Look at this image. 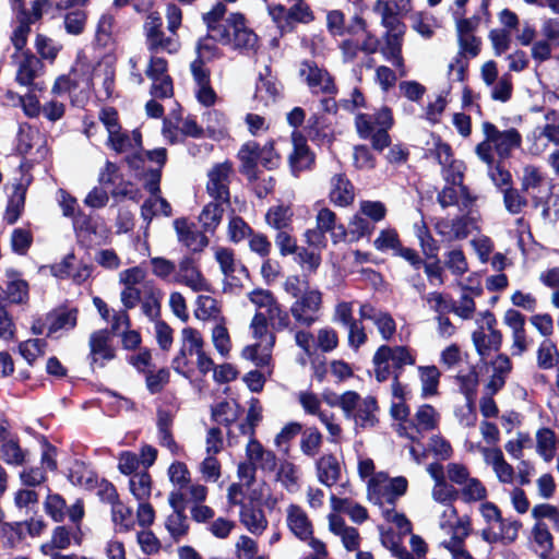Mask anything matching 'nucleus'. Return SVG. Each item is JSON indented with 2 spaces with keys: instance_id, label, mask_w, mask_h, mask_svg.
<instances>
[{
  "instance_id": "a18cd8bd",
  "label": "nucleus",
  "mask_w": 559,
  "mask_h": 559,
  "mask_svg": "<svg viewBox=\"0 0 559 559\" xmlns=\"http://www.w3.org/2000/svg\"><path fill=\"white\" fill-rule=\"evenodd\" d=\"M0 537L4 546L10 548L15 547L24 537V523H2L0 526Z\"/></svg>"
},
{
  "instance_id": "de8ad7c7",
  "label": "nucleus",
  "mask_w": 559,
  "mask_h": 559,
  "mask_svg": "<svg viewBox=\"0 0 559 559\" xmlns=\"http://www.w3.org/2000/svg\"><path fill=\"white\" fill-rule=\"evenodd\" d=\"M86 13L82 9H75L66 13L63 19L64 29L70 35H81L86 25Z\"/></svg>"
},
{
  "instance_id": "864d4df0",
  "label": "nucleus",
  "mask_w": 559,
  "mask_h": 559,
  "mask_svg": "<svg viewBox=\"0 0 559 559\" xmlns=\"http://www.w3.org/2000/svg\"><path fill=\"white\" fill-rule=\"evenodd\" d=\"M415 229L424 254L428 258H436L438 246L425 222L423 221L420 225L416 224Z\"/></svg>"
},
{
  "instance_id": "37998d69",
  "label": "nucleus",
  "mask_w": 559,
  "mask_h": 559,
  "mask_svg": "<svg viewBox=\"0 0 559 559\" xmlns=\"http://www.w3.org/2000/svg\"><path fill=\"white\" fill-rule=\"evenodd\" d=\"M321 443L322 435L317 428H308L302 432L300 440V449L305 455L309 457H314L319 452Z\"/></svg>"
},
{
  "instance_id": "f3484780",
  "label": "nucleus",
  "mask_w": 559,
  "mask_h": 559,
  "mask_svg": "<svg viewBox=\"0 0 559 559\" xmlns=\"http://www.w3.org/2000/svg\"><path fill=\"white\" fill-rule=\"evenodd\" d=\"M109 146L117 153L139 152L142 147V135L139 130H133L131 134L122 132L121 129L108 135Z\"/></svg>"
},
{
  "instance_id": "680f3d73",
  "label": "nucleus",
  "mask_w": 559,
  "mask_h": 559,
  "mask_svg": "<svg viewBox=\"0 0 559 559\" xmlns=\"http://www.w3.org/2000/svg\"><path fill=\"white\" fill-rule=\"evenodd\" d=\"M462 496L466 502L479 501L486 498L487 490L480 480L469 477L464 484Z\"/></svg>"
},
{
  "instance_id": "4468645a",
  "label": "nucleus",
  "mask_w": 559,
  "mask_h": 559,
  "mask_svg": "<svg viewBox=\"0 0 559 559\" xmlns=\"http://www.w3.org/2000/svg\"><path fill=\"white\" fill-rule=\"evenodd\" d=\"M287 525L290 532L300 540H307L312 536V525L306 512L296 504L287 509Z\"/></svg>"
},
{
  "instance_id": "c03bdc74",
  "label": "nucleus",
  "mask_w": 559,
  "mask_h": 559,
  "mask_svg": "<svg viewBox=\"0 0 559 559\" xmlns=\"http://www.w3.org/2000/svg\"><path fill=\"white\" fill-rule=\"evenodd\" d=\"M537 452L546 461L549 462L554 459L556 447H555V435L548 428L538 430L537 436Z\"/></svg>"
},
{
  "instance_id": "6ab92c4d",
  "label": "nucleus",
  "mask_w": 559,
  "mask_h": 559,
  "mask_svg": "<svg viewBox=\"0 0 559 559\" xmlns=\"http://www.w3.org/2000/svg\"><path fill=\"white\" fill-rule=\"evenodd\" d=\"M374 11L381 14V24L386 29L384 35L404 36L406 26L393 11L390 2L378 0Z\"/></svg>"
},
{
  "instance_id": "c9c22d12",
  "label": "nucleus",
  "mask_w": 559,
  "mask_h": 559,
  "mask_svg": "<svg viewBox=\"0 0 559 559\" xmlns=\"http://www.w3.org/2000/svg\"><path fill=\"white\" fill-rule=\"evenodd\" d=\"M533 540L537 545L539 557L546 559L554 548L552 536L548 526L543 522H536L532 530Z\"/></svg>"
},
{
  "instance_id": "79ce46f5",
  "label": "nucleus",
  "mask_w": 559,
  "mask_h": 559,
  "mask_svg": "<svg viewBox=\"0 0 559 559\" xmlns=\"http://www.w3.org/2000/svg\"><path fill=\"white\" fill-rule=\"evenodd\" d=\"M165 526L176 542L186 536L189 531L187 515L181 511L173 512L168 515Z\"/></svg>"
},
{
  "instance_id": "bb28decb",
  "label": "nucleus",
  "mask_w": 559,
  "mask_h": 559,
  "mask_svg": "<svg viewBox=\"0 0 559 559\" xmlns=\"http://www.w3.org/2000/svg\"><path fill=\"white\" fill-rule=\"evenodd\" d=\"M39 68L40 61L36 57L25 56L16 72V82L20 85L32 87V90H41V87L38 86V83L34 82Z\"/></svg>"
},
{
  "instance_id": "9b49d317",
  "label": "nucleus",
  "mask_w": 559,
  "mask_h": 559,
  "mask_svg": "<svg viewBox=\"0 0 559 559\" xmlns=\"http://www.w3.org/2000/svg\"><path fill=\"white\" fill-rule=\"evenodd\" d=\"M292 140L293 152L289 155V166L293 175L297 177L301 171L311 167L314 163V155L310 152L306 139L300 132L294 131Z\"/></svg>"
},
{
  "instance_id": "393cba45",
  "label": "nucleus",
  "mask_w": 559,
  "mask_h": 559,
  "mask_svg": "<svg viewBox=\"0 0 559 559\" xmlns=\"http://www.w3.org/2000/svg\"><path fill=\"white\" fill-rule=\"evenodd\" d=\"M492 368L493 373L486 385V389L490 395L496 394L503 388L507 376L509 374L512 368L510 358L503 354L498 355L496 360L492 362Z\"/></svg>"
},
{
  "instance_id": "2f4dec72",
  "label": "nucleus",
  "mask_w": 559,
  "mask_h": 559,
  "mask_svg": "<svg viewBox=\"0 0 559 559\" xmlns=\"http://www.w3.org/2000/svg\"><path fill=\"white\" fill-rule=\"evenodd\" d=\"M225 203L219 201L210 202L205 205L199 216V221L204 231L213 233L222 221Z\"/></svg>"
},
{
  "instance_id": "1a4fd4ad",
  "label": "nucleus",
  "mask_w": 559,
  "mask_h": 559,
  "mask_svg": "<svg viewBox=\"0 0 559 559\" xmlns=\"http://www.w3.org/2000/svg\"><path fill=\"white\" fill-rule=\"evenodd\" d=\"M299 75L305 80L312 93H336L333 78L325 69L319 68L314 61H302L299 68Z\"/></svg>"
},
{
  "instance_id": "ea45409f",
  "label": "nucleus",
  "mask_w": 559,
  "mask_h": 559,
  "mask_svg": "<svg viewBox=\"0 0 559 559\" xmlns=\"http://www.w3.org/2000/svg\"><path fill=\"white\" fill-rule=\"evenodd\" d=\"M116 202L122 200L138 201L141 197L140 189L131 181L124 180L122 177L115 183L109 192Z\"/></svg>"
},
{
  "instance_id": "052dcab7",
  "label": "nucleus",
  "mask_w": 559,
  "mask_h": 559,
  "mask_svg": "<svg viewBox=\"0 0 559 559\" xmlns=\"http://www.w3.org/2000/svg\"><path fill=\"white\" fill-rule=\"evenodd\" d=\"M182 346L187 347L189 355L198 354L203 348V338L201 333L193 328H185L181 331Z\"/></svg>"
},
{
  "instance_id": "5701e85b",
  "label": "nucleus",
  "mask_w": 559,
  "mask_h": 559,
  "mask_svg": "<svg viewBox=\"0 0 559 559\" xmlns=\"http://www.w3.org/2000/svg\"><path fill=\"white\" fill-rule=\"evenodd\" d=\"M354 187L343 174H337L331 180V201L340 206H346L354 200Z\"/></svg>"
},
{
  "instance_id": "58836bf2",
  "label": "nucleus",
  "mask_w": 559,
  "mask_h": 559,
  "mask_svg": "<svg viewBox=\"0 0 559 559\" xmlns=\"http://www.w3.org/2000/svg\"><path fill=\"white\" fill-rule=\"evenodd\" d=\"M415 421L413 429L417 433L420 431H429L437 427V413L436 409L428 404L421 405L415 414Z\"/></svg>"
},
{
  "instance_id": "bf43d9fd",
  "label": "nucleus",
  "mask_w": 559,
  "mask_h": 559,
  "mask_svg": "<svg viewBox=\"0 0 559 559\" xmlns=\"http://www.w3.org/2000/svg\"><path fill=\"white\" fill-rule=\"evenodd\" d=\"M24 192L20 189H15L14 193L10 197L5 209L4 219L8 224H14L19 219L22 209L24 207Z\"/></svg>"
},
{
  "instance_id": "b1692460",
  "label": "nucleus",
  "mask_w": 559,
  "mask_h": 559,
  "mask_svg": "<svg viewBox=\"0 0 559 559\" xmlns=\"http://www.w3.org/2000/svg\"><path fill=\"white\" fill-rule=\"evenodd\" d=\"M76 309H63L50 312L46 317L47 335L50 336L60 330H71L76 325Z\"/></svg>"
},
{
  "instance_id": "aec40b11",
  "label": "nucleus",
  "mask_w": 559,
  "mask_h": 559,
  "mask_svg": "<svg viewBox=\"0 0 559 559\" xmlns=\"http://www.w3.org/2000/svg\"><path fill=\"white\" fill-rule=\"evenodd\" d=\"M174 423V416L169 411L158 409L157 411V432L158 440L162 447L167 448L173 454H177L179 445L175 441L171 433V426Z\"/></svg>"
},
{
  "instance_id": "a211bd4d",
  "label": "nucleus",
  "mask_w": 559,
  "mask_h": 559,
  "mask_svg": "<svg viewBox=\"0 0 559 559\" xmlns=\"http://www.w3.org/2000/svg\"><path fill=\"white\" fill-rule=\"evenodd\" d=\"M240 521L249 532L255 535L262 534L267 525L263 510L260 507L254 506L252 502L241 504Z\"/></svg>"
},
{
  "instance_id": "69168bd1",
  "label": "nucleus",
  "mask_w": 559,
  "mask_h": 559,
  "mask_svg": "<svg viewBox=\"0 0 559 559\" xmlns=\"http://www.w3.org/2000/svg\"><path fill=\"white\" fill-rule=\"evenodd\" d=\"M142 313L148 318L150 321H158L160 316V298L154 292L146 294L141 302Z\"/></svg>"
},
{
  "instance_id": "3c124183",
  "label": "nucleus",
  "mask_w": 559,
  "mask_h": 559,
  "mask_svg": "<svg viewBox=\"0 0 559 559\" xmlns=\"http://www.w3.org/2000/svg\"><path fill=\"white\" fill-rule=\"evenodd\" d=\"M502 193L504 206L510 214H520L527 205L526 198L523 197L518 189L504 188L502 189Z\"/></svg>"
},
{
  "instance_id": "a878e982",
  "label": "nucleus",
  "mask_w": 559,
  "mask_h": 559,
  "mask_svg": "<svg viewBox=\"0 0 559 559\" xmlns=\"http://www.w3.org/2000/svg\"><path fill=\"white\" fill-rule=\"evenodd\" d=\"M442 167V177L448 183L444 188H452L456 195L461 198L463 195V188H468L463 183L464 179V164L461 160H452L448 165Z\"/></svg>"
},
{
  "instance_id": "c85d7f7f",
  "label": "nucleus",
  "mask_w": 559,
  "mask_h": 559,
  "mask_svg": "<svg viewBox=\"0 0 559 559\" xmlns=\"http://www.w3.org/2000/svg\"><path fill=\"white\" fill-rule=\"evenodd\" d=\"M81 535V525L73 527H67L64 525L57 526L52 532L50 545H44L43 549L48 546L57 549H66L70 546L71 540L80 544Z\"/></svg>"
},
{
  "instance_id": "13d9d810",
  "label": "nucleus",
  "mask_w": 559,
  "mask_h": 559,
  "mask_svg": "<svg viewBox=\"0 0 559 559\" xmlns=\"http://www.w3.org/2000/svg\"><path fill=\"white\" fill-rule=\"evenodd\" d=\"M66 501L58 495H48L45 501L46 513L55 521L62 522L66 518Z\"/></svg>"
},
{
  "instance_id": "f257e3e1",
  "label": "nucleus",
  "mask_w": 559,
  "mask_h": 559,
  "mask_svg": "<svg viewBox=\"0 0 559 559\" xmlns=\"http://www.w3.org/2000/svg\"><path fill=\"white\" fill-rule=\"evenodd\" d=\"M226 13V5L217 2L211 11L203 14L209 37L222 45H229L234 50L242 55H254L259 48L258 35L246 25V19L241 13H231L225 21L221 20Z\"/></svg>"
},
{
  "instance_id": "0e129e2a",
  "label": "nucleus",
  "mask_w": 559,
  "mask_h": 559,
  "mask_svg": "<svg viewBox=\"0 0 559 559\" xmlns=\"http://www.w3.org/2000/svg\"><path fill=\"white\" fill-rule=\"evenodd\" d=\"M379 251L394 250L395 252L402 246L399 235L394 229H383L373 242Z\"/></svg>"
},
{
  "instance_id": "dca6fc26",
  "label": "nucleus",
  "mask_w": 559,
  "mask_h": 559,
  "mask_svg": "<svg viewBox=\"0 0 559 559\" xmlns=\"http://www.w3.org/2000/svg\"><path fill=\"white\" fill-rule=\"evenodd\" d=\"M383 38L384 44L380 49L383 58L399 69L402 76L406 75L404 59L402 57L403 36L391 34L384 35Z\"/></svg>"
},
{
  "instance_id": "774afa93",
  "label": "nucleus",
  "mask_w": 559,
  "mask_h": 559,
  "mask_svg": "<svg viewBox=\"0 0 559 559\" xmlns=\"http://www.w3.org/2000/svg\"><path fill=\"white\" fill-rule=\"evenodd\" d=\"M152 265V273L160 278V280H168L171 275H175L176 271V264L165 258L162 257H154L150 260Z\"/></svg>"
},
{
  "instance_id": "412c9836",
  "label": "nucleus",
  "mask_w": 559,
  "mask_h": 559,
  "mask_svg": "<svg viewBox=\"0 0 559 559\" xmlns=\"http://www.w3.org/2000/svg\"><path fill=\"white\" fill-rule=\"evenodd\" d=\"M472 340L478 355L481 358L487 357L491 350H499L502 344V334L498 330L489 331L485 334L483 328L476 330L472 334Z\"/></svg>"
},
{
  "instance_id": "2eb2a0df",
  "label": "nucleus",
  "mask_w": 559,
  "mask_h": 559,
  "mask_svg": "<svg viewBox=\"0 0 559 559\" xmlns=\"http://www.w3.org/2000/svg\"><path fill=\"white\" fill-rule=\"evenodd\" d=\"M316 222L318 228L325 234H330L333 243H338L345 240L346 228L342 224H336V215L330 209H321L317 214Z\"/></svg>"
},
{
  "instance_id": "e2e57ef3",
  "label": "nucleus",
  "mask_w": 559,
  "mask_h": 559,
  "mask_svg": "<svg viewBox=\"0 0 559 559\" xmlns=\"http://www.w3.org/2000/svg\"><path fill=\"white\" fill-rule=\"evenodd\" d=\"M33 241L32 234L23 228H15L11 235V247L13 252L25 254Z\"/></svg>"
},
{
  "instance_id": "a19ab883",
  "label": "nucleus",
  "mask_w": 559,
  "mask_h": 559,
  "mask_svg": "<svg viewBox=\"0 0 559 559\" xmlns=\"http://www.w3.org/2000/svg\"><path fill=\"white\" fill-rule=\"evenodd\" d=\"M147 49L151 53H157L158 51H167L169 53L177 52L179 44L173 37H167L162 32H156L154 36L146 37Z\"/></svg>"
},
{
  "instance_id": "cd10ccee",
  "label": "nucleus",
  "mask_w": 559,
  "mask_h": 559,
  "mask_svg": "<svg viewBox=\"0 0 559 559\" xmlns=\"http://www.w3.org/2000/svg\"><path fill=\"white\" fill-rule=\"evenodd\" d=\"M7 300L10 304H24L28 300V284L26 281L13 277L8 281L5 289L0 287V304Z\"/></svg>"
},
{
  "instance_id": "9d476101",
  "label": "nucleus",
  "mask_w": 559,
  "mask_h": 559,
  "mask_svg": "<svg viewBox=\"0 0 559 559\" xmlns=\"http://www.w3.org/2000/svg\"><path fill=\"white\" fill-rule=\"evenodd\" d=\"M231 166L228 163L215 165L207 174V193L215 200L223 203L229 202V175Z\"/></svg>"
},
{
  "instance_id": "20e7f679",
  "label": "nucleus",
  "mask_w": 559,
  "mask_h": 559,
  "mask_svg": "<svg viewBox=\"0 0 559 559\" xmlns=\"http://www.w3.org/2000/svg\"><path fill=\"white\" fill-rule=\"evenodd\" d=\"M374 377L378 382L401 373L405 366L415 365V357L406 346L381 345L372 357Z\"/></svg>"
},
{
  "instance_id": "ddd939ff",
  "label": "nucleus",
  "mask_w": 559,
  "mask_h": 559,
  "mask_svg": "<svg viewBox=\"0 0 559 559\" xmlns=\"http://www.w3.org/2000/svg\"><path fill=\"white\" fill-rule=\"evenodd\" d=\"M174 226L181 242L191 253L202 252L209 245V238L204 233L191 227L186 219L178 218L174 222Z\"/></svg>"
},
{
  "instance_id": "338daca9",
  "label": "nucleus",
  "mask_w": 559,
  "mask_h": 559,
  "mask_svg": "<svg viewBox=\"0 0 559 559\" xmlns=\"http://www.w3.org/2000/svg\"><path fill=\"white\" fill-rule=\"evenodd\" d=\"M457 490L447 480L437 483L432 489V498L442 504H451L457 497Z\"/></svg>"
},
{
  "instance_id": "f704fd0d",
  "label": "nucleus",
  "mask_w": 559,
  "mask_h": 559,
  "mask_svg": "<svg viewBox=\"0 0 559 559\" xmlns=\"http://www.w3.org/2000/svg\"><path fill=\"white\" fill-rule=\"evenodd\" d=\"M129 488L138 501H146L152 491L151 475L146 471L133 474L129 480Z\"/></svg>"
},
{
  "instance_id": "39448f33",
  "label": "nucleus",
  "mask_w": 559,
  "mask_h": 559,
  "mask_svg": "<svg viewBox=\"0 0 559 559\" xmlns=\"http://www.w3.org/2000/svg\"><path fill=\"white\" fill-rule=\"evenodd\" d=\"M407 486V479L403 476L388 479L386 475L379 474L369 480L368 497L380 508L395 507L397 499L405 495Z\"/></svg>"
},
{
  "instance_id": "4c0bfd02",
  "label": "nucleus",
  "mask_w": 559,
  "mask_h": 559,
  "mask_svg": "<svg viewBox=\"0 0 559 559\" xmlns=\"http://www.w3.org/2000/svg\"><path fill=\"white\" fill-rule=\"evenodd\" d=\"M215 259L219 264L223 274L230 278L228 285L240 286V282L233 275L237 271L233 251L226 248H221L215 252Z\"/></svg>"
},
{
  "instance_id": "49530a36",
  "label": "nucleus",
  "mask_w": 559,
  "mask_h": 559,
  "mask_svg": "<svg viewBox=\"0 0 559 559\" xmlns=\"http://www.w3.org/2000/svg\"><path fill=\"white\" fill-rule=\"evenodd\" d=\"M46 345L45 340H27L19 344V353L28 365H33L37 357L44 355Z\"/></svg>"
},
{
  "instance_id": "72a5a7b5",
  "label": "nucleus",
  "mask_w": 559,
  "mask_h": 559,
  "mask_svg": "<svg viewBox=\"0 0 559 559\" xmlns=\"http://www.w3.org/2000/svg\"><path fill=\"white\" fill-rule=\"evenodd\" d=\"M153 163L158 165L157 168H163L167 160V151L164 147L154 148L151 151H142L133 153L131 156H127V162L131 168L139 169L144 163L143 156Z\"/></svg>"
},
{
  "instance_id": "f03ea898",
  "label": "nucleus",
  "mask_w": 559,
  "mask_h": 559,
  "mask_svg": "<svg viewBox=\"0 0 559 559\" xmlns=\"http://www.w3.org/2000/svg\"><path fill=\"white\" fill-rule=\"evenodd\" d=\"M442 209L456 206L460 214L449 218H441L436 223V231L445 242L466 239L474 229H478L476 211L474 210L477 195L468 188H463V195L459 198L452 188H443L437 195Z\"/></svg>"
},
{
  "instance_id": "423d86ee",
  "label": "nucleus",
  "mask_w": 559,
  "mask_h": 559,
  "mask_svg": "<svg viewBox=\"0 0 559 559\" xmlns=\"http://www.w3.org/2000/svg\"><path fill=\"white\" fill-rule=\"evenodd\" d=\"M323 295L317 288H311L305 281V290L295 299L289 312L297 325L310 328L320 320Z\"/></svg>"
},
{
  "instance_id": "7c9ffc66",
  "label": "nucleus",
  "mask_w": 559,
  "mask_h": 559,
  "mask_svg": "<svg viewBox=\"0 0 559 559\" xmlns=\"http://www.w3.org/2000/svg\"><path fill=\"white\" fill-rule=\"evenodd\" d=\"M377 409L376 397L367 396L359 402L352 419H355V423L361 427H372L377 421L374 415Z\"/></svg>"
},
{
  "instance_id": "6e6d98bb",
  "label": "nucleus",
  "mask_w": 559,
  "mask_h": 559,
  "mask_svg": "<svg viewBox=\"0 0 559 559\" xmlns=\"http://www.w3.org/2000/svg\"><path fill=\"white\" fill-rule=\"evenodd\" d=\"M537 362L542 369H550L558 362V352L550 340L542 342L537 352Z\"/></svg>"
},
{
  "instance_id": "4be33fe9",
  "label": "nucleus",
  "mask_w": 559,
  "mask_h": 559,
  "mask_svg": "<svg viewBox=\"0 0 559 559\" xmlns=\"http://www.w3.org/2000/svg\"><path fill=\"white\" fill-rule=\"evenodd\" d=\"M316 467L318 479L322 485L332 487L340 479L341 466L334 455L328 454L321 456L317 461Z\"/></svg>"
},
{
  "instance_id": "09e8293b",
  "label": "nucleus",
  "mask_w": 559,
  "mask_h": 559,
  "mask_svg": "<svg viewBox=\"0 0 559 559\" xmlns=\"http://www.w3.org/2000/svg\"><path fill=\"white\" fill-rule=\"evenodd\" d=\"M265 218L271 227L284 230L290 224L292 211L287 206H274L267 211Z\"/></svg>"
},
{
  "instance_id": "7ed1b4c3",
  "label": "nucleus",
  "mask_w": 559,
  "mask_h": 559,
  "mask_svg": "<svg viewBox=\"0 0 559 559\" xmlns=\"http://www.w3.org/2000/svg\"><path fill=\"white\" fill-rule=\"evenodd\" d=\"M238 158L241 162L240 173L250 181L258 179V164L272 170L278 167L281 160L280 155L274 151L272 141L264 145H260L255 141L245 143L238 152Z\"/></svg>"
},
{
  "instance_id": "603ef678",
  "label": "nucleus",
  "mask_w": 559,
  "mask_h": 559,
  "mask_svg": "<svg viewBox=\"0 0 559 559\" xmlns=\"http://www.w3.org/2000/svg\"><path fill=\"white\" fill-rule=\"evenodd\" d=\"M430 308L438 313V316H444L445 313H454V300L448 296L438 292L429 293L425 297Z\"/></svg>"
},
{
  "instance_id": "0eeeda50",
  "label": "nucleus",
  "mask_w": 559,
  "mask_h": 559,
  "mask_svg": "<svg viewBox=\"0 0 559 559\" xmlns=\"http://www.w3.org/2000/svg\"><path fill=\"white\" fill-rule=\"evenodd\" d=\"M173 281L189 287L194 293L211 290L210 284L199 267L198 260L192 254H186L180 259Z\"/></svg>"
},
{
  "instance_id": "c756f323",
  "label": "nucleus",
  "mask_w": 559,
  "mask_h": 559,
  "mask_svg": "<svg viewBox=\"0 0 559 559\" xmlns=\"http://www.w3.org/2000/svg\"><path fill=\"white\" fill-rule=\"evenodd\" d=\"M239 414L240 406L236 402L223 401L212 407V419L227 428L237 421Z\"/></svg>"
},
{
  "instance_id": "473e14b6",
  "label": "nucleus",
  "mask_w": 559,
  "mask_h": 559,
  "mask_svg": "<svg viewBox=\"0 0 559 559\" xmlns=\"http://www.w3.org/2000/svg\"><path fill=\"white\" fill-rule=\"evenodd\" d=\"M1 459L11 466H22L26 462V451L20 447L17 439H8L0 447Z\"/></svg>"
},
{
  "instance_id": "e433bc0d",
  "label": "nucleus",
  "mask_w": 559,
  "mask_h": 559,
  "mask_svg": "<svg viewBox=\"0 0 559 559\" xmlns=\"http://www.w3.org/2000/svg\"><path fill=\"white\" fill-rule=\"evenodd\" d=\"M421 394L424 397L435 395L438 391L440 372L436 366L419 367Z\"/></svg>"
},
{
  "instance_id": "f8f14e48",
  "label": "nucleus",
  "mask_w": 559,
  "mask_h": 559,
  "mask_svg": "<svg viewBox=\"0 0 559 559\" xmlns=\"http://www.w3.org/2000/svg\"><path fill=\"white\" fill-rule=\"evenodd\" d=\"M115 358V350L109 344V331L106 329L95 331L90 336L91 366L104 367L107 361Z\"/></svg>"
},
{
  "instance_id": "6e6552de",
  "label": "nucleus",
  "mask_w": 559,
  "mask_h": 559,
  "mask_svg": "<svg viewBox=\"0 0 559 559\" xmlns=\"http://www.w3.org/2000/svg\"><path fill=\"white\" fill-rule=\"evenodd\" d=\"M481 127L484 135L492 141L493 148L500 158H508L511 152L522 144V135L515 128L500 131L489 121L483 122Z\"/></svg>"
},
{
  "instance_id": "4d7b16f0",
  "label": "nucleus",
  "mask_w": 559,
  "mask_h": 559,
  "mask_svg": "<svg viewBox=\"0 0 559 559\" xmlns=\"http://www.w3.org/2000/svg\"><path fill=\"white\" fill-rule=\"evenodd\" d=\"M295 261L309 273H313L321 264V257L319 252L308 250L307 248L299 247L295 252Z\"/></svg>"
},
{
  "instance_id": "5fc2aeb1",
  "label": "nucleus",
  "mask_w": 559,
  "mask_h": 559,
  "mask_svg": "<svg viewBox=\"0 0 559 559\" xmlns=\"http://www.w3.org/2000/svg\"><path fill=\"white\" fill-rule=\"evenodd\" d=\"M290 312L286 311L282 308V306L277 302L270 309L267 317L271 321L273 329L277 331L288 330L289 332L295 331V326L292 324V320L289 317Z\"/></svg>"
},
{
  "instance_id": "8fccbe9b",
  "label": "nucleus",
  "mask_w": 559,
  "mask_h": 559,
  "mask_svg": "<svg viewBox=\"0 0 559 559\" xmlns=\"http://www.w3.org/2000/svg\"><path fill=\"white\" fill-rule=\"evenodd\" d=\"M40 135L33 130L27 123H21L17 132V150L21 154H28L35 142H39Z\"/></svg>"
}]
</instances>
